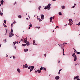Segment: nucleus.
Returning <instances> with one entry per match:
<instances>
[{
	"instance_id": "1",
	"label": "nucleus",
	"mask_w": 80,
	"mask_h": 80,
	"mask_svg": "<svg viewBox=\"0 0 80 80\" xmlns=\"http://www.w3.org/2000/svg\"><path fill=\"white\" fill-rule=\"evenodd\" d=\"M50 6H51V4H49L48 6L45 7L44 8V9L45 10H47L48 9V10L50 9Z\"/></svg>"
},
{
	"instance_id": "2",
	"label": "nucleus",
	"mask_w": 80,
	"mask_h": 80,
	"mask_svg": "<svg viewBox=\"0 0 80 80\" xmlns=\"http://www.w3.org/2000/svg\"><path fill=\"white\" fill-rule=\"evenodd\" d=\"M24 41L25 43H27L26 45L27 46H28V45H29L30 44H29V42H27V38H25V39H24Z\"/></svg>"
},
{
	"instance_id": "3",
	"label": "nucleus",
	"mask_w": 80,
	"mask_h": 80,
	"mask_svg": "<svg viewBox=\"0 0 80 80\" xmlns=\"http://www.w3.org/2000/svg\"><path fill=\"white\" fill-rule=\"evenodd\" d=\"M69 25H72L73 24V21H72V19H69Z\"/></svg>"
},
{
	"instance_id": "4",
	"label": "nucleus",
	"mask_w": 80,
	"mask_h": 80,
	"mask_svg": "<svg viewBox=\"0 0 80 80\" xmlns=\"http://www.w3.org/2000/svg\"><path fill=\"white\" fill-rule=\"evenodd\" d=\"M13 35H14V34L12 32H10L9 35V37L11 38L12 36H13Z\"/></svg>"
},
{
	"instance_id": "5",
	"label": "nucleus",
	"mask_w": 80,
	"mask_h": 80,
	"mask_svg": "<svg viewBox=\"0 0 80 80\" xmlns=\"http://www.w3.org/2000/svg\"><path fill=\"white\" fill-rule=\"evenodd\" d=\"M33 68H34V66H32L31 68V69L30 71V72H31L32 71V70H33Z\"/></svg>"
},
{
	"instance_id": "6",
	"label": "nucleus",
	"mask_w": 80,
	"mask_h": 80,
	"mask_svg": "<svg viewBox=\"0 0 80 80\" xmlns=\"http://www.w3.org/2000/svg\"><path fill=\"white\" fill-rule=\"evenodd\" d=\"M28 65H27V64H25V65H23V68H27V67H28Z\"/></svg>"
},
{
	"instance_id": "7",
	"label": "nucleus",
	"mask_w": 80,
	"mask_h": 80,
	"mask_svg": "<svg viewBox=\"0 0 80 80\" xmlns=\"http://www.w3.org/2000/svg\"><path fill=\"white\" fill-rule=\"evenodd\" d=\"M73 57L74 58V61H76L77 60V56L75 55L73 56Z\"/></svg>"
},
{
	"instance_id": "8",
	"label": "nucleus",
	"mask_w": 80,
	"mask_h": 80,
	"mask_svg": "<svg viewBox=\"0 0 80 80\" xmlns=\"http://www.w3.org/2000/svg\"><path fill=\"white\" fill-rule=\"evenodd\" d=\"M55 78L56 80H59L60 77L59 76H56L55 77Z\"/></svg>"
},
{
	"instance_id": "9",
	"label": "nucleus",
	"mask_w": 80,
	"mask_h": 80,
	"mask_svg": "<svg viewBox=\"0 0 80 80\" xmlns=\"http://www.w3.org/2000/svg\"><path fill=\"white\" fill-rule=\"evenodd\" d=\"M41 18L43 19L44 18H45V17H44V15L43 14H41Z\"/></svg>"
},
{
	"instance_id": "10",
	"label": "nucleus",
	"mask_w": 80,
	"mask_h": 80,
	"mask_svg": "<svg viewBox=\"0 0 80 80\" xmlns=\"http://www.w3.org/2000/svg\"><path fill=\"white\" fill-rule=\"evenodd\" d=\"M17 72H18V73H20L21 72V71L20 70V69L19 68H18L17 69Z\"/></svg>"
},
{
	"instance_id": "11",
	"label": "nucleus",
	"mask_w": 80,
	"mask_h": 80,
	"mask_svg": "<svg viewBox=\"0 0 80 80\" xmlns=\"http://www.w3.org/2000/svg\"><path fill=\"white\" fill-rule=\"evenodd\" d=\"M59 45V46L61 47V48H62V46L63 45V44H58V45Z\"/></svg>"
},
{
	"instance_id": "12",
	"label": "nucleus",
	"mask_w": 80,
	"mask_h": 80,
	"mask_svg": "<svg viewBox=\"0 0 80 80\" xmlns=\"http://www.w3.org/2000/svg\"><path fill=\"white\" fill-rule=\"evenodd\" d=\"M3 2H4L2 0H1V5H3Z\"/></svg>"
},
{
	"instance_id": "13",
	"label": "nucleus",
	"mask_w": 80,
	"mask_h": 80,
	"mask_svg": "<svg viewBox=\"0 0 80 80\" xmlns=\"http://www.w3.org/2000/svg\"><path fill=\"white\" fill-rule=\"evenodd\" d=\"M35 43V41L34 40L33 41V45H37V44H36V43Z\"/></svg>"
},
{
	"instance_id": "14",
	"label": "nucleus",
	"mask_w": 80,
	"mask_h": 80,
	"mask_svg": "<svg viewBox=\"0 0 80 80\" xmlns=\"http://www.w3.org/2000/svg\"><path fill=\"white\" fill-rule=\"evenodd\" d=\"M61 8H62V9H65V6H61Z\"/></svg>"
},
{
	"instance_id": "15",
	"label": "nucleus",
	"mask_w": 80,
	"mask_h": 80,
	"mask_svg": "<svg viewBox=\"0 0 80 80\" xmlns=\"http://www.w3.org/2000/svg\"><path fill=\"white\" fill-rule=\"evenodd\" d=\"M50 22H52L53 23V22L52 21V17L50 18Z\"/></svg>"
},
{
	"instance_id": "16",
	"label": "nucleus",
	"mask_w": 80,
	"mask_h": 80,
	"mask_svg": "<svg viewBox=\"0 0 80 80\" xmlns=\"http://www.w3.org/2000/svg\"><path fill=\"white\" fill-rule=\"evenodd\" d=\"M16 43H17L18 44V42H13V44L14 45H15V44H16Z\"/></svg>"
},
{
	"instance_id": "17",
	"label": "nucleus",
	"mask_w": 80,
	"mask_h": 80,
	"mask_svg": "<svg viewBox=\"0 0 80 80\" xmlns=\"http://www.w3.org/2000/svg\"><path fill=\"white\" fill-rule=\"evenodd\" d=\"M38 73H41L42 71H41V70H38Z\"/></svg>"
},
{
	"instance_id": "18",
	"label": "nucleus",
	"mask_w": 80,
	"mask_h": 80,
	"mask_svg": "<svg viewBox=\"0 0 80 80\" xmlns=\"http://www.w3.org/2000/svg\"><path fill=\"white\" fill-rule=\"evenodd\" d=\"M28 50V49H24V52H27Z\"/></svg>"
},
{
	"instance_id": "19",
	"label": "nucleus",
	"mask_w": 80,
	"mask_h": 80,
	"mask_svg": "<svg viewBox=\"0 0 80 80\" xmlns=\"http://www.w3.org/2000/svg\"><path fill=\"white\" fill-rule=\"evenodd\" d=\"M18 18H22V16H21V15H19L18 16Z\"/></svg>"
},
{
	"instance_id": "20",
	"label": "nucleus",
	"mask_w": 80,
	"mask_h": 80,
	"mask_svg": "<svg viewBox=\"0 0 80 80\" xmlns=\"http://www.w3.org/2000/svg\"><path fill=\"white\" fill-rule=\"evenodd\" d=\"M22 46H23V47H25V46H26V44H22Z\"/></svg>"
},
{
	"instance_id": "21",
	"label": "nucleus",
	"mask_w": 80,
	"mask_h": 80,
	"mask_svg": "<svg viewBox=\"0 0 80 80\" xmlns=\"http://www.w3.org/2000/svg\"><path fill=\"white\" fill-rule=\"evenodd\" d=\"M73 49L74 50L75 53H77V51L75 49L73 48Z\"/></svg>"
},
{
	"instance_id": "22",
	"label": "nucleus",
	"mask_w": 80,
	"mask_h": 80,
	"mask_svg": "<svg viewBox=\"0 0 80 80\" xmlns=\"http://www.w3.org/2000/svg\"><path fill=\"white\" fill-rule=\"evenodd\" d=\"M77 25H78V26H80V22H79L78 24H77Z\"/></svg>"
},
{
	"instance_id": "23",
	"label": "nucleus",
	"mask_w": 80,
	"mask_h": 80,
	"mask_svg": "<svg viewBox=\"0 0 80 80\" xmlns=\"http://www.w3.org/2000/svg\"><path fill=\"white\" fill-rule=\"evenodd\" d=\"M75 5H76V4H74L73 6L72 7V8H75Z\"/></svg>"
},
{
	"instance_id": "24",
	"label": "nucleus",
	"mask_w": 80,
	"mask_h": 80,
	"mask_svg": "<svg viewBox=\"0 0 80 80\" xmlns=\"http://www.w3.org/2000/svg\"><path fill=\"white\" fill-rule=\"evenodd\" d=\"M59 15H62V13H61V12H59Z\"/></svg>"
},
{
	"instance_id": "25",
	"label": "nucleus",
	"mask_w": 80,
	"mask_h": 80,
	"mask_svg": "<svg viewBox=\"0 0 80 80\" xmlns=\"http://www.w3.org/2000/svg\"><path fill=\"white\" fill-rule=\"evenodd\" d=\"M36 28H38V29H39L40 28V27H36Z\"/></svg>"
},
{
	"instance_id": "26",
	"label": "nucleus",
	"mask_w": 80,
	"mask_h": 80,
	"mask_svg": "<svg viewBox=\"0 0 80 80\" xmlns=\"http://www.w3.org/2000/svg\"><path fill=\"white\" fill-rule=\"evenodd\" d=\"M40 70H43V68L42 67L41 68H40Z\"/></svg>"
},
{
	"instance_id": "27",
	"label": "nucleus",
	"mask_w": 80,
	"mask_h": 80,
	"mask_svg": "<svg viewBox=\"0 0 80 80\" xmlns=\"http://www.w3.org/2000/svg\"><path fill=\"white\" fill-rule=\"evenodd\" d=\"M62 50H63V55H65L64 54V51H65V50H64V49H63Z\"/></svg>"
},
{
	"instance_id": "28",
	"label": "nucleus",
	"mask_w": 80,
	"mask_h": 80,
	"mask_svg": "<svg viewBox=\"0 0 80 80\" xmlns=\"http://www.w3.org/2000/svg\"><path fill=\"white\" fill-rule=\"evenodd\" d=\"M3 25L4 27H7V26H6L5 24L3 23Z\"/></svg>"
},
{
	"instance_id": "29",
	"label": "nucleus",
	"mask_w": 80,
	"mask_h": 80,
	"mask_svg": "<svg viewBox=\"0 0 80 80\" xmlns=\"http://www.w3.org/2000/svg\"><path fill=\"white\" fill-rule=\"evenodd\" d=\"M41 8V6H39V7L38 9H39V10H40Z\"/></svg>"
},
{
	"instance_id": "30",
	"label": "nucleus",
	"mask_w": 80,
	"mask_h": 80,
	"mask_svg": "<svg viewBox=\"0 0 80 80\" xmlns=\"http://www.w3.org/2000/svg\"><path fill=\"white\" fill-rule=\"evenodd\" d=\"M29 27H32V25L30 24L29 25Z\"/></svg>"
},
{
	"instance_id": "31",
	"label": "nucleus",
	"mask_w": 80,
	"mask_h": 80,
	"mask_svg": "<svg viewBox=\"0 0 80 80\" xmlns=\"http://www.w3.org/2000/svg\"><path fill=\"white\" fill-rule=\"evenodd\" d=\"M60 28V27L58 26H56V27L55 28V29H56V28Z\"/></svg>"
},
{
	"instance_id": "32",
	"label": "nucleus",
	"mask_w": 80,
	"mask_h": 80,
	"mask_svg": "<svg viewBox=\"0 0 80 80\" xmlns=\"http://www.w3.org/2000/svg\"><path fill=\"white\" fill-rule=\"evenodd\" d=\"M11 33H13V29H12V28L11 29Z\"/></svg>"
},
{
	"instance_id": "33",
	"label": "nucleus",
	"mask_w": 80,
	"mask_h": 80,
	"mask_svg": "<svg viewBox=\"0 0 80 80\" xmlns=\"http://www.w3.org/2000/svg\"><path fill=\"white\" fill-rule=\"evenodd\" d=\"M43 70H44L46 71V70H47V69H46V68H44H44H43Z\"/></svg>"
},
{
	"instance_id": "34",
	"label": "nucleus",
	"mask_w": 80,
	"mask_h": 80,
	"mask_svg": "<svg viewBox=\"0 0 80 80\" xmlns=\"http://www.w3.org/2000/svg\"><path fill=\"white\" fill-rule=\"evenodd\" d=\"M75 55V53H73V54L72 55V56H74V55Z\"/></svg>"
},
{
	"instance_id": "35",
	"label": "nucleus",
	"mask_w": 80,
	"mask_h": 80,
	"mask_svg": "<svg viewBox=\"0 0 80 80\" xmlns=\"http://www.w3.org/2000/svg\"><path fill=\"white\" fill-rule=\"evenodd\" d=\"M0 15L1 16L3 15V13H2V12H1L0 13Z\"/></svg>"
},
{
	"instance_id": "36",
	"label": "nucleus",
	"mask_w": 80,
	"mask_h": 80,
	"mask_svg": "<svg viewBox=\"0 0 80 80\" xmlns=\"http://www.w3.org/2000/svg\"><path fill=\"white\" fill-rule=\"evenodd\" d=\"M77 54H80V52H77Z\"/></svg>"
},
{
	"instance_id": "37",
	"label": "nucleus",
	"mask_w": 80,
	"mask_h": 80,
	"mask_svg": "<svg viewBox=\"0 0 80 80\" xmlns=\"http://www.w3.org/2000/svg\"><path fill=\"white\" fill-rule=\"evenodd\" d=\"M24 39H24V40H23V39H21V41L22 42V41H24Z\"/></svg>"
},
{
	"instance_id": "38",
	"label": "nucleus",
	"mask_w": 80,
	"mask_h": 80,
	"mask_svg": "<svg viewBox=\"0 0 80 80\" xmlns=\"http://www.w3.org/2000/svg\"><path fill=\"white\" fill-rule=\"evenodd\" d=\"M76 77V78H78L79 77V76H77Z\"/></svg>"
},
{
	"instance_id": "39",
	"label": "nucleus",
	"mask_w": 80,
	"mask_h": 80,
	"mask_svg": "<svg viewBox=\"0 0 80 80\" xmlns=\"http://www.w3.org/2000/svg\"><path fill=\"white\" fill-rule=\"evenodd\" d=\"M31 68V67H28V69H30Z\"/></svg>"
},
{
	"instance_id": "40",
	"label": "nucleus",
	"mask_w": 80,
	"mask_h": 80,
	"mask_svg": "<svg viewBox=\"0 0 80 80\" xmlns=\"http://www.w3.org/2000/svg\"><path fill=\"white\" fill-rule=\"evenodd\" d=\"M4 42H5V43H6L7 42V41H6V39H5V40L4 41Z\"/></svg>"
},
{
	"instance_id": "41",
	"label": "nucleus",
	"mask_w": 80,
	"mask_h": 80,
	"mask_svg": "<svg viewBox=\"0 0 80 80\" xmlns=\"http://www.w3.org/2000/svg\"><path fill=\"white\" fill-rule=\"evenodd\" d=\"M4 23H6V20H4Z\"/></svg>"
},
{
	"instance_id": "42",
	"label": "nucleus",
	"mask_w": 80,
	"mask_h": 80,
	"mask_svg": "<svg viewBox=\"0 0 80 80\" xmlns=\"http://www.w3.org/2000/svg\"><path fill=\"white\" fill-rule=\"evenodd\" d=\"M42 19H39V22H41V21H42Z\"/></svg>"
},
{
	"instance_id": "43",
	"label": "nucleus",
	"mask_w": 80,
	"mask_h": 80,
	"mask_svg": "<svg viewBox=\"0 0 80 80\" xmlns=\"http://www.w3.org/2000/svg\"><path fill=\"white\" fill-rule=\"evenodd\" d=\"M63 44H64V45H65L66 44H67V43H65V42H64Z\"/></svg>"
},
{
	"instance_id": "44",
	"label": "nucleus",
	"mask_w": 80,
	"mask_h": 80,
	"mask_svg": "<svg viewBox=\"0 0 80 80\" xmlns=\"http://www.w3.org/2000/svg\"><path fill=\"white\" fill-rule=\"evenodd\" d=\"M6 32L7 33V32L8 31V30L7 29H6Z\"/></svg>"
},
{
	"instance_id": "45",
	"label": "nucleus",
	"mask_w": 80,
	"mask_h": 80,
	"mask_svg": "<svg viewBox=\"0 0 80 80\" xmlns=\"http://www.w3.org/2000/svg\"><path fill=\"white\" fill-rule=\"evenodd\" d=\"M13 23L14 24V23H16V22H15V21H14V22H13Z\"/></svg>"
},
{
	"instance_id": "46",
	"label": "nucleus",
	"mask_w": 80,
	"mask_h": 80,
	"mask_svg": "<svg viewBox=\"0 0 80 80\" xmlns=\"http://www.w3.org/2000/svg\"><path fill=\"white\" fill-rule=\"evenodd\" d=\"M35 73H37L38 72V70L35 71Z\"/></svg>"
},
{
	"instance_id": "47",
	"label": "nucleus",
	"mask_w": 80,
	"mask_h": 80,
	"mask_svg": "<svg viewBox=\"0 0 80 80\" xmlns=\"http://www.w3.org/2000/svg\"><path fill=\"white\" fill-rule=\"evenodd\" d=\"M75 79H77V78L76 77L74 78V80H75Z\"/></svg>"
},
{
	"instance_id": "48",
	"label": "nucleus",
	"mask_w": 80,
	"mask_h": 80,
	"mask_svg": "<svg viewBox=\"0 0 80 80\" xmlns=\"http://www.w3.org/2000/svg\"><path fill=\"white\" fill-rule=\"evenodd\" d=\"M11 27H13V26H12L13 25V23H12V24H11Z\"/></svg>"
},
{
	"instance_id": "49",
	"label": "nucleus",
	"mask_w": 80,
	"mask_h": 80,
	"mask_svg": "<svg viewBox=\"0 0 80 80\" xmlns=\"http://www.w3.org/2000/svg\"><path fill=\"white\" fill-rule=\"evenodd\" d=\"M12 57H13V58L14 59L15 58V56H12Z\"/></svg>"
},
{
	"instance_id": "50",
	"label": "nucleus",
	"mask_w": 80,
	"mask_h": 80,
	"mask_svg": "<svg viewBox=\"0 0 80 80\" xmlns=\"http://www.w3.org/2000/svg\"><path fill=\"white\" fill-rule=\"evenodd\" d=\"M44 56H45V57H46V56H47V54H44Z\"/></svg>"
},
{
	"instance_id": "51",
	"label": "nucleus",
	"mask_w": 80,
	"mask_h": 80,
	"mask_svg": "<svg viewBox=\"0 0 80 80\" xmlns=\"http://www.w3.org/2000/svg\"><path fill=\"white\" fill-rule=\"evenodd\" d=\"M16 3H17V2H15V3H14L13 4H14V5H15V4H16Z\"/></svg>"
},
{
	"instance_id": "52",
	"label": "nucleus",
	"mask_w": 80,
	"mask_h": 80,
	"mask_svg": "<svg viewBox=\"0 0 80 80\" xmlns=\"http://www.w3.org/2000/svg\"><path fill=\"white\" fill-rule=\"evenodd\" d=\"M62 71V69H60L59 71V72H60V71Z\"/></svg>"
},
{
	"instance_id": "53",
	"label": "nucleus",
	"mask_w": 80,
	"mask_h": 80,
	"mask_svg": "<svg viewBox=\"0 0 80 80\" xmlns=\"http://www.w3.org/2000/svg\"><path fill=\"white\" fill-rule=\"evenodd\" d=\"M77 80H80V79L78 78L77 79Z\"/></svg>"
},
{
	"instance_id": "54",
	"label": "nucleus",
	"mask_w": 80,
	"mask_h": 80,
	"mask_svg": "<svg viewBox=\"0 0 80 80\" xmlns=\"http://www.w3.org/2000/svg\"><path fill=\"white\" fill-rule=\"evenodd\" d=\"M55 18V17H52V19H54V18Z\"/></svg>"
},
{
	"instance_id": "55",
	"label": "nucleus",
	"mask_w": 80,
	"mask_h": 80,
	"mask_svg": "<svg viewBox=\"0 0 80 80\" xmlns=\"http://www.w3.org/2000/svg\"><path fill=\"white\" fill-rule=\"evenodd\" d=\"M60 71H59V72H58V74H60Z\"/></svg>"
},
{
	"instance_id": "56",
	"label": "nucleus",
	"mask_w": 80,
	"mask_h": 80,
	"mask_svg": "<svg viewBox=\"0 0 80 80\" xmlns=\"http://www.w3.org/2000/svg\"><path fill=\"white\" fill-rule=\"evenodd\" d=\"M6 55H7L6 57H8V55L7 54Z\"/></svg>"
},
{
	"instance_id": "57",
	"label": "nucleus",
	"mask_w": 80,
	"mask_h": 80,
	"mask_svg": "<svg viewBox=\"0 0 80 80\" xmlns=\"http://www.w3.org/2000/svg\"><path fill=\"white\" fill-rule=\"evenodd\" d=\"M30 27H29V29H30Z\"/></svg>"
},
{
	"instance_id": "58",
	"label": "nucleus",
	"mask_w": 80,
	"mask_h": 80,
	"mask_svg": "<svg viewBox=\"0 0 80 80\" xmlns=\"http://www.w3.org/2000/svg\"><path fill=\"white\" fill-rule=\"evenodd\" d=\"M26 19L27 20H28V18H26Z\"/></svg>"
},
{
	"instance_id": "59",
	"label": "nucleus",
	"mask_w": 80,
	"mask_h": 80,
	"mask_svg": "<svg viewBox=\"0 0 80 80\" xmlns=\"http://www.w3.org/2000/svg\"><path fill=\"white\" fill-rule=\"evenodd\" d=\"M39 19H40V18H37V20H39Z\"/></svg>"
},
{
	"instance_id": "60",
	"label": "nucleus",
	"mask_w": 80,
	"mask_h": 80,
	"mask_svg": "<svg viewBox=\"0 0 80 80\" xmlns=\"http://www.w3.org/2000/svg\"><path fill=\"white\" fill-rule=\"evenodd\" d=\"M52 1H54V2H55V1L56 0H52Z\"/></svg>"
},
{
	"instance_id": "61",
	"label": "nucleus",
	"mask_w": 80,
	"mask_h": 80,
	"mask_svg": "<svg viewBox=\"0 0 80 80\" xmlns=\"http://www.w3.org/2000/svg\"><path fill=\"white\" fill-rule=\"evenodd\" d=\"M2 45L0 44V47H1V46Z\"/></svg>"
},
{
	"instance_id": "62",
	"label": "nucleus",
	"mask_w": 80,
	"mask_h": 80,
	"mask_svg": "<svg viewBox=\"0 0 80 80\" xmlns=\"http://www.w3.org/2000/svg\"><path fill=\"white\" fill-rule=\"evenodd\" d=\"M19 43H20V41H19Z\"/></svg>"
},
{
	"instance_id": "63",
	"label": "nucleus",
	"mask_w": 80,
	"mask_h": 80,
	"mask_svg": "<svg viewBox=\"0 0 80 80\" xmlns=\"http://www.w3.org/2000/svg\"><path fill=\"white\" fill-rule=\"evenodd\" d=\"M37 18H38V16H37Z\"/></svg>"
},
{
	"instance_id": "64",
	"label": "nucleus",
	"mask_w": 80,
	"mask_h": 80,
	"mask_svg": "<svg viewBox=\"0 0 80 80\" xmlns=\"http://www.w3.org/2000/svg\"><path fill=\"white\" fill-rule=\"evenodd\" d=\"M67 24H66V25H65V26H67Z\"/></svg>"
}]
</instances>
